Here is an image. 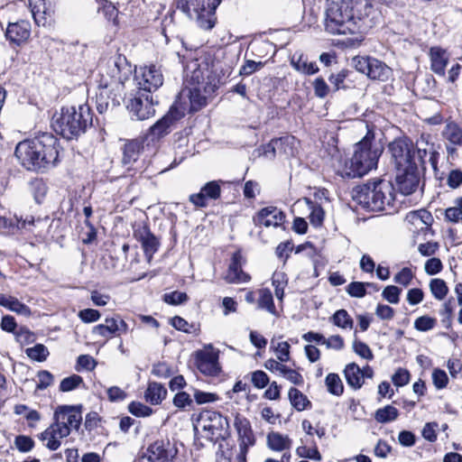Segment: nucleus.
<instances>
[{
	"label": "nucleus",
	"mask_w": 462,
	"mask_h": 462,
	"mask_svg": "<svg viewBox=\"0 0 462 462\" xmlns=\"http://www.w3.org/2000/svg\"><path fill=\"white\" fill-rule=\"evenodd\" d=\"M380 20L369 0H327L325 29L331 34L365 33Z\"/></svg>",
	"instance_id": "1"
},
{
	"label": "nucleus",
	"mask_w": 462,
	"mask_h": 462,
	"mask_svg": "<svg viewBox=\"0 0 462 462\" xmlns=\"http://www.w3.org/2000/svg\"><path fill=\"white\" fill-rule=\"evenodd\" d=\"M178 56L184 67L186 87L175 102L180 101L182 106H186V113H195L207 106L208 99L218 88L220 79L206 60L192 59L185 64V56L180 52Z\"/></svg>",
	"instance_id": "2"
},
{
	"label": "nucleus",
	"mask_w": 462,
	"mask_h": 462,
	"mask_svg": "<svg viewBox=\"0 0 462 462\" xmlns=\"http://www.w3.org/2000/svg\"><path fill=\"white\" fill-rule=\"evenodd\" d=\"M60 142L50 133L20 142L14 154L21 164L28 171H44L58 162Z\"/></svg>",
	"instance_id": "3"
},
{
	"label": "nucleus",
	"mask_w": 462,
	"mask_h": 462,
	"mask_svg": "<svg viewBox=\"0 0 462 462\" xmlns=\"http://www.w3.org/2000/svg\"><path fill=\"white\" fill-rule=\"evenodd\" d=\"M353 199L369 211L393 209L394 188L393 184L383 179L367 181L353 189Z\"/></svg>",
	"instance_id": "4"
},
{
	"label": "nucleus",
	"mask_w": 462,
	"mask_h": 462,
	"mask_svg": "<svg viewBox=\"0 0 462 462\" xmlns=\"http://www.w3.org/2000/svg\"><path fill=\"white\" fill-rule=\"evenodd\" d=\"M383 147L374 141V133L368 129L365 135L356 143L351 158L346 162V175L349 178L362 177L377 167Z\"/></svg>",
	"instance_id": "5"
},
{
	"label": "nucleus",
	"mask_w": 462,
	"mask_h": 462,
	"mask_svg": "<svg viewBox=\"0 0 462 462\" xmlns=\"http://www.w3.org/2000/svg\"><path fill=\"white\" fill-rule=\"evenodd\" d=\"M93 116L88 105L64 106L52 117V128L65 139L78 138L92 125Z\"/></svg>",
	"instance_id": "6"
},
{
	"label": "nucleus",
	"mask_w": 462,
	"mask_h": 462,
	"mask_svg": "<svg viewBox=\"0 0 462 462\" xmlns=\"http://www.w3.org/2000/svg\"><path fill=\"white\" fill-rule=\"evenodd\" d=\"M204 437L212 442L226 439L229 436V423L221 413L213 411L202 412L198 420Z\"/></svg>",
	"instance_id": "7"
},
{
	"label": "nucleus",
	"mask_w": 462,
	"mask_h": 462,
	"mask_svg": "<svg viewBox=\"0 0 462 462\" xmlns=\"http://www.w3.org/2000/svg\"><path fill=\"white\" fill-rule=\"evenodd\" d=\"M100 71L116 89H122L125 81L132 76L133 69L125 56L116 54L107 60L105 70L101 67Z\"/></svg>",
	"instance_id": "8"
},
{
	"label": "nucleus",
	"mask_w": 462,
	"mask_h": 462,
	"mask_svg": "<svg viewBox=\"0 0 462 462\" xmlns=\"http://www.w3.org/2000/svg\"><path fill=\"white\" fill-rule=\"evenodd\" d=\"M82 421V405H60L53 414L52 424L69 436L72 430L78 431Z\"/></svg>",
	"instance_id": "9"
},
{
	"label": "nucleus",
	"mask_w": 462,
	"mask_h": 462,
	"mask_svg": "<svg viewBox=\"0 0 462 462\" xmlns=\"http://www.w3.org/2000/svg\"><path fill=\"white\" fill-rule=\"evenodd\" d=\"M186 111L187 106H182L180 101L174 102L169 112L150 127L149 133L144 139H150L152 142H154L168 134L171 131V127L177 121L184 117Z\"/></svg>",
	"instance_id": "10"
},
{
	"label": "nucleus",
	"mask_w": 462,
	"mask_h": 462,
	"mask_svg": "<svg viewBox=\"0 0 462 462\" xmlns=\"http://www.w3.org/2000/svg\"><path fill=\"white\" fill-rule=\"evenodd\" d=\"M388 150L398 171L410 164H415L413 143L410 139L397 138L389 143Z\"/></svg>",
	"instance_id": "11"
},
{
	"label": "nucleus",
	"mask_w": 462,
	"mask_h": 462,
	"mask_svg": "<svg viewBox=\"0 0 462 462\" xmlns=\"http://www.w3.org/2000/svg\"><path fill=\"white\" fill-rule=\"evenodd\" d=\"M113 83L102 74V79L98 86V92L96 95V106L99 114L106 113L109 107H115L120 105L121 95L116 93L119 91Z\"/></svg>",
	"instance_id": "12"
},
{
	"label": "nucleus",
	"mask_w": 462,
	"mask_h": 462,
	"mask_svg": "<svg viewBox=\"0 0 462 462\" xmlns=\"http://www.w3.org/2000/svg\"><path fill=\"white\" fill-rule=\"evenodd\" d=\"M134 81L140 91L152 93L157 90L163 83V76L155 65L141 68L139 71H135Z\"/></svg>",
	"instance_id": "13"
},
{
	"label": "nucleus",
	"mask_w": 462,
	"mask_h": 462,
	"mask_svg": "<svg viewBox=\"0 0 462 462\" xmlns=\"http://www.w3.org/2000/svg\"><path fill=\"white\" fill-rule=\"evenodd\" d=\"M218 357L219 351L209 344L203 350L196 352V365L202 374L216 376L220 372Z\"/></svg>",
	"instance_id": "14"
},
{
	"label": "nucleus",
	"mask_w": 462,
	"mask_h": 462,
	"mask_svg": "<svg viewBox=\"0 0 462 462\" xmlns=\"http://www.w3.org/2000/svg\"><path fill=\"white\" fill-rule=\"evenodd\" d=\"M134 237L141 244L147 262L150 263L161 245L159 238L151 232L146 224L134 226Z\"/></svg>",
	"instance_id": "15"
},
{
	"label": "nucleus",
	"mask_w": 462,
	"mask_h": 462,
	"mask_svg": "<svg viewBox=\"0 0 462 462\" xmlns=\"http://www.w3.org/2000/svg\"><path fill=\"white\" fill-rule=\"evenodd\" d=\"M177 454L178 448L169 439L156 440L146 450L150 462H172Z\"/></svg>",
	"instance_id": "16"
},
{
	"label": "nucleus",
	"mask_w": 462,
	"mask_h": 462,
	"mask_svg": "<svg viewBox=\"0 0 462 462\" xmlns=\"http://www.w3.org/2000/svg\"><path fill=\"white\" fill-rule=\"evenodd\" d=\"M396 183L402 195H411L415 192L420 184L418 167L415 164L402 167L396 175Z\"/></svg>",
	"instance_id": "17"
},
{
	"label": "nucleus",
	"mask_w": 462,
	"mask_h": 462,
	"mask_svg": "<svg viewBox=\"0 0 462 462\" xmlns=\"http://www.w3.org/2000/svg\"><path fill=\"white\" fill-rule=\"evenodd\" d=\"M132 118L144 120L152 116L155 113L152 99L148 95L139 93V96L132 98L127 105Z\"/></svg>",
	"instance_id": "18"
},
{
	"label": "nucleus",
	"mask_w": 462,
	"mask_h": 462,
	"mask_svg": "<svg viewBox=\"0 0 462 462\" xmlns=\"http://www.w3.org/2000/svg\"><path fill=\"white\" fill-rule=\"evenodd\" d=\"M285 214L274 206H268L260 209L254 217L253 223L256 226L277 227L283 223Z\"/></svg>",
	"instance_id": "19"
},
{
	"label": "nucleus",
	"mask_w": 462,
	"mask_h": 462,
	"mask_svg": "<svg viewBox=\"0 0 462 462\" xmlns=\"http://www.w3.org/2000/svg\"><path fill=\"white\" fill-rule=\"evenodd\" d=\"M244 257L240 251H236L232 254L231 262L228 265L225 281L227 283H246L251 280V276L245 273L242 269L245 263Z\"/></svg>",
	"instance_id": "20"
},
{
	"label": "nucleus",
	"mask_w": 462,
	"mask_h": 462,
	"mask_svg": "<svg viewBox=\"0 0 462 462\" xmlns=\"http://www.w3.org/2000/svg\"><path fill=\"white\" fill-rule=\"evenodd\" d=\"M221 195V188L217 181H209L206 183L199 193L191 194L189 201L198 208L207 207V199H217Z\"/></svg>",
	"instance_id": "21"
},
{
	"label": "nucleus",
	"mask_w": 462,
	"mask_h": 462,
	"mask_svg": "<svg viewBox=\"0 0 462 462\" xmlns=\"http://www.w3.org/2000/svg\"><path fill=\"white\" fill-rule=\"evenodd\" d=\"M63 432H65V430H60L51 423L45 430L39 434L38 438L44 443L46 448L55 451L60 448L61 439L67 437Z\"/></svg>",
	"instance_id": "22"
},
{
	"label": "nucleus",
	"mask_w": 462,
	"mask_h": 462,
	"mask_svg": "<svg viewBox=\"0 0 462 462\" xmlns=\"http://www.w3.org/2000/svg\"><path fill=\"white\" fill-rule=\"evenodd\" d=\"M30 33V23L27 21L22 20L17 23H9L5 35L11 42L20 45L29 38Z\"/></svg>",
	"instance_id": "23"
},
{
	"label": "nucleus",
	"mask_w": 462,
	"mask_h": 462,
	"mask_svg": "<svg viewBox=\"0 0 462 462\" xmlns=\"http://www.w3.org/2000/svg\"><path fill=\"white\" fill-rule=\"evenodd\" d=\"M235 428L237 431L239 446L252 447L254 445L255 439L247 419L237 415L235 419Z\"/></svg>",
	"instance_id": "24"
},
{
	"label": "nucleus",
	"mask_w": 462,
	"mask_h": 462,
	"mask_svg": "<svg viewBox=\"0 0 462 462\" xmlns=\"http://www.w3.org/2000/svg\"><path fill=\"white\" fill-rule=\"evenodd\" d=\"M430 58L431 70L435 74L444 77L449 60L448 52L439 47H432L430 50Z\"/></svg>",
	"instance_id": "25"
},
{
	"label": "nucleus",
	"mask_w": 462,
	"mask_h": 462,
	"mask_svg": "<svg viewBox=\"0 0 462 462\" xmlns=\"http://www.w3.org/2000/svg\"><path fill=\"white\" fill-rule=\"evenodd\" d=\"M146 140L143 138H137L127 141L123 148L122 162L124 165H131L135 162L142 151L143 150V143Z\"/></svg>",
	"instance_id": "26"
},
{
	"label": "nucleus",
	"mask_w": 462,
	"mask_h": 462,
	"mask_svg": "<svg viewBox=\"0 0 462 462\" xmlns=\"http://www.w3.org/2000/svg\"><path fill=\"white\" fill-rule=\"evenodd\" d=\"M0 306L24 317H29L32 314L31 309L27 305L17 298L4 293H0Z\"/></svg>",
	"instance_id": "27"
},
{
	"label": "nucleus",
	"mask_w": 462,
	"mask_h": 462,
	"mask_svg": "<svg viewBox=\"0 0 462 462\" xmlns=\"http://www.w3.org/2000/svg\"><path fill=\"white\" fill-rule=\"evenodd\" d=\"M366 76L373 80L387 81L392 76V69L384 62L373 58Z\"/></svg>",
	"instance_id": "28"
},
{
	"label": "nucleus",
	"mask_w": 462,
	"mask_h": 462,
	"mask_svg": "<svg viewBox=\"0 0 462 462\" xmlns=\"http://www.w3.org/2000/svg\"><path fill=\"white\" fill-rule=\"evenodd\" d=\"M344 375L347 384L354 390L360 389L364 383L361 368L356 363L346 365Z\"/></svg>",
	"instance_id": "29"
},
{
	"label": "nucleus",
	"mask_w": 462,
	"mask_h": 462,
	"mask_svg": "<svg viewBox=\"0 0 462 462\" xmlns=\"http://www.w3.org/2000/svg\"><path fill=\"white\" fill-rule=\"evenodd\" d=\"M167 394L165 387L156 382L150 383L144 393V398L146 402L152 405H156L162 402Z\"/></svg>",
	"instance_id": "30"
},
{
	"label": "nucleus",
	"mask_w": 462,
	"mask_h": 462,
	"mask_svg": "<svg viewBox=\"0 0 462 462\" xmlns=\"http://www.w3.org/2000/svg\"><path fill=\"white\" fill-rule=\"evenodd\" d=\"M291 64L297 71L306 75H314L319 70L316 62H309L302 54H294Z\"/></svg>",
	"instance_id": "31"
},
{
	"label": "nucleus",
	"mask_w": 462,
	"mask_h": 462,
	"mask_svg": "<svg viewBox=\"0 0 462 462\" xmlns=\"http://www.w3.org/2000/svg\"><path fill=\"white\" fill-rule=\"evenodd\" d=\"M118 327L116 326V316L106 318L104 324H99L92 328V334L103 337H112L116 335Z\"/></svg>",
	"instance_id": "32"
},
{
	"label": "nucleus",
	"mask_w": 462,
	"mask_h": 462,
	"mask_svg": "<svg viewBox=\"0 0 462 462\" xmlns=\"http://www.w3.org/2000/svg\"><path fill=\"white\" fill-rule=\"evenodd\" d=\"M268 447L276 451L289 449L291 446V439L288 436L278 432H271L267 436Z\"/></svg>",
	"instance_id": "33"
},
{
	"label": "nucleus",
	"mask_w": 462,
	"mask_h": 462,
	"mask_svg": "<svg viewBox=\"0 0 462 462\" xmlns=\"http://www.w3.org/2000/svg\"><path fill=\"white\" fill-rule=\"evenodd\" d=\"M351 71L348 69H341L337 73H332L328 77V81L333 86V91H337L339 89H347L351 88V84L348 83V77L350 76Z\"/></svg>",
	"instance_id": "34"
},
{
	"label": "nucleus",
	"mask_w": 462,
	"mask_h": 462,
	"mask_svg": "<svg viewBox=\"0 0 462 462\" xmlns=\"http://www.w3.org/2000/svg\"><path fill=\"white\" fill-rule=\"evenodd\" d=\"M289 399L291 404L299 411H301L307 409L309 406H311V402L308 400L307 396L294 387H291L289 390Z\"/></svg>",
	"instance_id": "35"
},
{
	"label": "nucleus",
	"mask_w": 462,
	"mask_h": 462,
	"mask_svg": "<svg viewBox=\"0 0 462 462\" xmlns=\"http://www.w3.org/2000/svg\"><path fill=\"white\" fill-rule=\"evenodd\" d=\"M258 308L265 310L271 314H276V309L273 302V293L270 289L263 288L259 291Z\"/></svg>",
	"instance_id": "36"
},
{
	"label": "nucleus",
	"mask_w": 462,
	"mask_h": 462,
	"mask_svg": "<svg viewBox=\"0 0 462 462\" xmlns=\"http://www.w3.org/2000/svg\"><path fill=\"white\" fill-rule=\"evenodd\" d=\"M325 383L329 393L336 396H340L343 394L344 385L337 374H328L326 376Z\"/></svg>",
	"instance_id": "37"
},
{
	"label": "nucleus",
	"mask_w": 462,
	"mask_h": 462,
	"mask_svg": "<svg viewBox=\"0 0 462 462\" xmlns=\"http://www.w3.org/2000/svg\"><path fill=\"white\" fill-rule=\"evenodd\" d=\"M399 416L398 410L392 406L386 405L382 409H378L375 411L374 419L380 423H387L395 420Z\"/></svg>",
	"instance_id": "38"
},
{
	"label": "nucleus",
	"mask_w": 462,
	"mask_h": 462,
	"mask_svg": "<svg viewBox=\"0 0 462 462\" xmlns=\"http://www.w3.org/2000/svg\"><path fill=\"white\" fill-rule=\"evenodd\" d=\"M332 323L341 328H353L354 321L347 311L344 309L337 310L331 317Z\"/></svg>",
	"instance_id": "39"
},
{
	"label": "nucleus",
	"mask_w": 462,
	"mask_h": 462,
	"mask_svg": "<svg viewBox=\"0 0 462 462\" xmlns=\"http://www.w3.org/2000/svg\"><path fill=\"white\" fill-rule=\"evenodd\" d=\"M444 137L452 144L462 145V129L456 124H448L444 132Z\"/></svg>",
	"instance_id": "40"
},
{
	"label": "nucleus",
	"mask_w": 462,
	"mask_h": 462,
	"mask_svg": "<svg viewBox=\"0 0 462 462\" xmlns=\"http://www.w3.org/2000/svg\"><path fill=\"white\" fill-rule=\"evenodd\" d=\"M430 289L434 298L439 300H444L448 292L446 282L439 278L430 281Z\"/></svg>",
	"instance_id": "41"
},
{
	"label": "nucleus",
	"mask_w": 462,
	"mask_h": 462,
	"mask_svg": "<svg viewBox=\"0 0 462 462\" xmlns=\"http://www.w3.org/2000/svg\"><path fill=\"white\" fill-rule=\"evenodd\" d=\"M27 356L37 362H43L49 356L48 348L42 344H36L25 350Z\"/></svg>",
	"instance_id": "42"
},
{
	"label": "nucleus",
	"mask_w": 462,
	"mask_h": 462,
	"mask_svg": "<svg viewBox=\"0 0 462 462\" xmlns=\"http://www.w3.org/2000/svg\"><path fill=\"white\" fill-rule=\"evenodd\" d=\"M98 12H102L108 21H112L114 24H117L118 10L111 2L101 0L98 6Z\"/></svg>",
	"instance_id": "43"
},
{
	"label": "nucleus",
	"mask_w": 462,
	"mask_h": 462,
	"mask_svg": "<svg viewBox=\"0 0 462 462\" xmlns=\"http://www.w3.org/2000/svg\"><path fill=\"white\" fill-rule=\"evenodd\" d=\"M272 283L274 286L275 296L282 300L284 296V288L287 284L286 275L283 273H274L272 277Z\"/></svg>",
	"instance_id": "44"
},
{
	"label": "nucleus",
	"mask_w": 462,
	"mask_h": 462,
	"mask_svg": "<svg viewBox=\"0 0 462 462\" xmlns=\"http://www.w3.org/2000/svg\"><path fill=\"white\" fill-rule=\"evenodd\" d=\"M189 297L186 292L174 291L169 293H164L162 296V300L169 305H180L187 302Z\"/></svg>",
	"instance_id": "45"
},
{
	"label": "nucleus",
	"mask_w": 462,
	"mask_h": 462,
	"mask_svg": "<svg viewBox=\"0 0 462 462\" xmlns=\"http://www.w3.org/2000/svg\"><path fill=\"white\" fill-rule=\"evenodd\" d=\"M80 384H84L82 377L78 374H72L61 380L60 391L70 392L79 387Z\"/></svg>",
	"instance_id": "46"
},
{
	"label": "nucleus",
	"mask_w": 462,
	"mask_h": 462,
	"mask_svg": "<svg viewBox=\"0 0 462 462\" xmlns=\"http://www.w3.org/2000/svg\"><path fill=\"white\" fill-rule=\"evenodd\" d=\"M437 319L430 316H420L414 321V328L418 331L426 332L434 328Z\"/></svg>",
	"instance_id": "47"
},
{
	"label": "nucleus",
	"mask_w": 462,
	"mask_h": 462,
	"mask_svg": "<svg viewBox=\"0 0 462 462\" xmlns=\"http://www.w3.org/2000/svg\"><path fill=\"white\" fill-rule=\"evenodd\" d=\"M286 140L287 138H275L271 140L269 143L263 146V155L269 159L274 158L276 152L282 150Z\"/></svg>",
	"instance_id": "48"
},
{
	"label": "nucleus",
	"mask_w": 462,
	"mask_h": 462,
	"mask_svg": "<svg viewBox=\"0 0 462 462\" xmlns=\"http://www.w3.org/2000/svg\"><path fill=\"white\" fill-rule=\"evenodd\" d=\"M128 411L136 417H148L152 413V408L139 402H130L128 405Z\"/></svg>",
	"instance_id": "49"
},
{
	"label": "nucleus",
	"mask_w": 462,
	"mask_h": 462,
	"mask_svg": "<svg viewBox=\"0 0 462 462\" xmlns=\"http://www.w3.org/2000/svg\"><path fill=\"white\" fill-rule=\"evenodd\" d=\"M222 0H195L191 5L196 11L207 10L208 13L216 11Z\"/></svg>",
	"instance_id": "50"
},
{
	"label": "nucleus",
	"mask_w": 462,
	"mask_h": 462,
	"mask_svg": "<svg viewBox=\"0 0 462 462\" xmlns=\"http://www.w3.org/2000/svg\"><path fill=\"white\" fill-rule=\"evenodd\" d=\"M14 336L21 345H28L35 340V335L25 327H20Z\"/></svg>",
	"instance_id": "51"
},
{
	"label": "nucleus",
	"mask_w": 462,
	"mask_h": 462,
	"mask_svg": "<svg viewBox=\"0 0 462 462\" xmlns=\"http://www.w3.org/2000/svg\"><path fill=\"white\" fill-rule=\"evenodd\" d=\"M402 290L394 285L386 286L383 292V298L392 304H397L400 300V294Z\"/></svg>",
	"instance_id": "52"
},
{
	"label": "nucleus",
	"mask_w": 462,
	"mask_h": 462,
	"mask_svg": "<svg viewBox=\"0 0 462 462\" xmlns=\"http://www.w3.org/2000/svg\"><path fill=\"white\" fill-rule=\"evenodd\" d=\"M193 395L198 404L210 403L219 400V396L217 393L202 392L198 389H194Z\"/></svg>",
	"instance_id": "53"
},
{
	"label": "nucleus",
	"mask_w": 462,
	"mask_h": 462,
	"mask_svg": "<svg viewBox=\"0 0 462 462\" xmlns=\"http://www.w3.org/2000/svg\"><path fill=\"white\" fill-rule=\"evenodd\" d=\"M312 86L314 89V94L319 98H325L330 91L328 85L321 77L315 79L312 83Z\"/></svg>",
	"instance_id": "54"
},
{
	"label": "nucleus",
	"mask_w": 462,
	"mask_h": 462,
	"mask_svg": "<svg viewBox=\"0 0 462 462\" xmlns=\"http://www.w3.org/2000/svg\"><path fill=\"white\" fill-rule=\"evenodd\" d=\"M353 350L356 355L364 359L372 360L374 358L373 352L368 345L362 341L355 340L353 342Z\"/></svg>",
	"instance_id": "55"
},
{
	"label": "nucleus",
	"mask_w": 462,
	"mask_h": 462,
	"mask_svg": "<svg viewBox=\"0 0 462 462\" xmlns=\"http://www.w3.org/2000/svg\"><path fill=\"white\" fill-rule=\"evenodd\" d=\"M32 14L35 23H40L42 14H45L46 6L44 0H29Z\"/></svg>",
	"instance_id": "56"
},
{
	"label": "nucleus",
	"mask_w": 462,
	"mask_h": 462,
	"mask_svg": "<svg viewBox=\"0 0 462 462\" xmlns=\"http://www.w3.org/2000/svg\"><path fill=\"white\" fill-rule=\"evenodd\" d=\"M346 291L354 298H363L366 295L365 283L362 282H350Z\"/></svg>",
	"instance_id": "57"
},
{
	"label": "nucleus",
	"mask_w": 462,
	"mask_h": 462,
	"mask_svg": "<svg viewBox=\"0 0 462 462\" xmlns=\"http://www.w3.org/2000/svg\"><path fill=\"white\" fill-rule=\"evenodd\" d=\"M16 448L21 452H29L34 447V441L31 437L19 435L14 439Z\"/></svg>",
	"instance_id": "58"
},
{
	"label": "nucleus",
	"mask_w": 462,
	"mask_h": 462,
	"mask_svg": "<svg viewBox=\"0 0 462 462\" xmlns=\"http://www.w3.org/2000/svg\"><path fill=\"white\" fill-rule=\"evenodd\" d=\"M97 363L89 355H80L77 359L76 370L79 372L81 369L92 371L95 369Z\"/></svg>",
	"instance_id": "59"
},
{
	"label": "nucleus",
	"mask_w": 462,
	"mask_h": 462,
	"mask_svg": "<svg viewBox=\"0 0 462 462\" xmlns=\"http://www.w3.org/2000/svg\"><path fill=\"white\" fill-rule=\"evenodd\" d=\"M297 455L300 457L310 458L315 461H320L322 457L317 447L307 448L305 446L299 447L296 450Z\"/></svg>",
	"instance_id": "60"
},
{
	"label": "nucleus",
	"mask_w": 462,
	"mask_h": 462,
	"mask_svg": "<svg viewBox=\"0 0 462 462\" xmlns=\"http://www.w3.org/2000/svg\"><path fill=\"white\" fill-rule=\"evenodd\" d=\"M372 60L373 58L368 56H356L352 60V63L357 71L367 75Z\"/></svg>",
	"instance_id": "61"
},
{
	"label": "nucleus",
	"mask_w": 462,
	"mask_h": 462,
	"mask_svg": "<svg viewBox=\"0 0 462 462\" xmlns=\"http://www.w3.org/2000/svg\"><path fill=\"white\" fill-rule=\"evenodd\" d=\"M393 383L397 387L406 385L410 381V373L407 369L398 368L392 376Z\"/></svg>",
	"instance_id": "62"
},
{
	"label": "nucleus",
	"mask_w": 462,
	"mask_h": 462,
	"mask_svg": "<svg viewBox=\"0 0 462 462\" xmlns=\"http://www.w3.org/2000/svg\"><path fill=\"white\" fill-rule=\"evenodd\" d=\"M432 382L437 389H443L448 383V377L444 370L436 368L432 373Z\"/></svg>",
	"instance_id": "63"
},
{
	"label": "nucleus",
	"mask_w": 462,
	"mask_h": 462,
	"mask_svg": "<svg viewBox=\"0 0 462 462\" xmlns=\"http://www.w3.org/2000/svg\"><path fill=\"white\" fill-rule=\"evenodd\" d=\"M78 316L82 322L92 323L97 321L101 314L98 310L94 309H84L79 311Z\"/></svg>",
	"instance_id": "64"
}]
</instances>
